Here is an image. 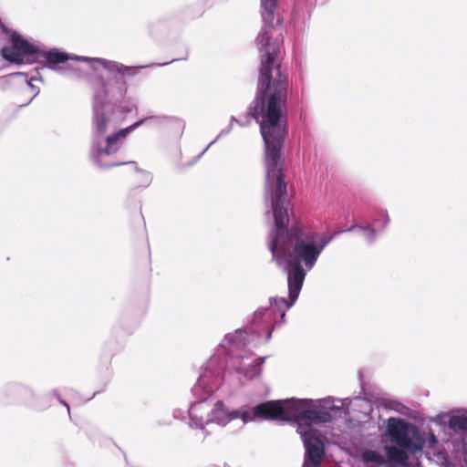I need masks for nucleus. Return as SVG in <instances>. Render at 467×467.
Segmentation results:
<instances>
[{
    "label": "nucleus",
    "instance_id": "1",
    "mask_svg": "<svg viewBox=\"0 0 467 467\" xmlns=\"http://www.w3.org/2000/svg\"><path fill=\"white\" fill-rule=\"evenodd\" d=\"M264 8V27L256 37L260 52L258 97L253 116L260 123L265 142V155H284L283 147L286 135V109L288 72L283 66V36L279 32L273 39L275 26L281 23L275 16L277 0H261Z\"/></svg>",
    "mask_w": 467,
    "mask_h": 467
},
{
    "label": "nucleus",
    "instance_id": "2",
    "mask_svg": "<svg viewBox=\"0 0 467 467\" xmlns=\"http://www.w3.org/2000/svg\"><path fill=\"white\" fill-rule=\"evenodd\" d=\"M385 429V435L389 441L410 452L420 451L425 445V440L419 429L404 419L389 418Z\"/></svg>",
    "mask_w": 467,
    "mask_h": 467
},
{
    "label": "nucleus",
    "instance_id": "3",
    "mask_svg": "<svg viewBox=\"0 0 467 467\" xmlns=\"http://www.w3.org/2000/svg\"><path fill=\"white\" fill-rule=\"evenodd\" d=\"M294 399L267 400L256 405L252 411L253 420H292L295 418Z\"/></svg>",
    "mask_w": 467,
    "mask_h": 467
},
{
    "label": "nucleus",
    "instance_id": "4",
    "mask_svg": "<svg viewBox=\"0 0 467 467\" xmlns=\"http://www.w3.org/2000/svg\"><path fill=\"white\" fill-rule=\"evenodd\" d=\"M120 167L118 174L127 179L132 190L145 188L150 183V174L139 169L136 161L112 162L102 166L104 169Z\"/></svg>",
    "mask_w": 467,
    "mask_h": 467
},
{
    "label": "nucleus",
    "instance_id": "5",
    "mask_svg": "<svg viewBox=\"0 0 467 467\" xmlns=\"http://www.w3.org/2000/svg\"><path fill=\"white\" fill-rule=\"evenodd\" d=\"M294 405V412L296 413L294 420L314 423H327L333 420V416L327 410L306 409V400H295Z\"/></svg>",
    "mask_w": 467,
    "mask_h": 467
},
{
    "label": "nucleus",
    "instance_id": "6",
    "mask_svg": "<svg viewBox=\"0 0 467 467\" xmlns=\"http://www.w3.org/2000/svg\"><path fill=\"white\" fill-rule=\"evenodd\" d=\"M304 444L306 448V458L303 467H308V462L312 466L317 467L324 456V443L322 441L312 435H304Z\"/></svg>",
    "mask_w": 467,
    "mask_h": 467
},
{
    "label": "nucleus",
    "instance_id": "7",
    "mask_svg": "<svg viewBox=\"0 0 467 467\" xmlns=\"http://www.w3.org/2000/svg\"><path fill=\"white\" fill-rule=\"evenodd\" d=\"M140 123H141L140 121L135 122L134 124L119 130L117 133L109 136L106 140V142H107L106 147L104 149L99 150L98 154L99 155H100V154L111 155V154L116 153L119 150V147L116 146V143L118 142V140H119L120 139L126 138V136L132 130L139 127L140 125Z\"/></svg>",
    "mask_w": 467,
    "mask_h": 467
},
{
    "label": "nucleus",
    "instance_id": "8",
    "mask_svg": "<svg viewBox=\"0 0 467 467\" xmlns=\"http://www.w3.org/2000/svg\"><path fill=\"white\" fill-rule=\"evenodd\" d=\"M405 448L397 445L386 446V461L389 465L408 467L409 455Z\"/></svg>",
    "mask_w": 467,
    "mask_h": 467
},
{
    "label": "nucleus",
    "instance_id": "9",
    "mask_svg": "<svg viewBox=\"0 0 467 467\" xmlns=\"http://www.w3.org/2000/svg\"><path fill=\"white\" fill-rule=\"evenodd\" d=\"M360 459L368 467H380L387 464L385 457L373 450H364Z\"/></svg>",
    "mask_w": 467,
    "mask_h": 467
},
{
    "label": "nucleus",
    "instance_id": "10",
    "mask_svg": "<svg viewBox=\"0 0 467 467\" xmlns=\"http://www.w3.org/2000/svg\"><path fill=\"white\" fill-rule=\"evenodd\" d=\"M241 419L244 423H247L249 421H253L252 413L248 410H234L232 411H228L224 414V418H219V424L220 425H226L230 421Z\"/></svg>",
    "mask_w": 467,
    "mask_h": 467
},
{
    "label": "nucleus",
    "instance_id": "11",
    "mask_svg": "<svg viewBox=\"0 0 467 467\" xmlns=\"http://www.w3.org/2000/svg\"><path fill=\"white\" fill-rule=\"evenodd\" d=\"M43 57L51 68H54L57 65L64 64L69 59V56L67 53L57 49L45 52Z\"/></svg>",
    "mask_w": 467,
    "mask_h": 467
},
{
    "label": "nucleus",
    "instance_id": "12",
    "mask_svg": "<svg viewBox=\"0 0 467 467\" xmlns=\"http://www.w3.org/2000/svg\"><path fill=\"white\" fill-rule=\"evenodd\" d=\"M448 426L455 431H467V416H451L449 420Z\"/></svg>",
    "mask_w": 467,
    "mask_h": 467
},
{
    "label": "nucleus",
    "instance_id": "13",
    "mask_svg": "<svg viewBox=\"0 0 467 467\" xmlns=\"http://www.w3.org/2000/svg\"><path fill=\"white\" fill-rule=\"evenodd\" d=\"M109 121V119L105 113L102 112V113L96 114L94 117V125H95L96 130L99 134L105 133L107 130V125H108Z\"/></svg>",
    "mask_w": 467,
    "mask_h": 467
},
{
    "label": "nucleus",
    "instance_id": "14",
    "mask_svg": "<svg viewBox=\"0 0 467 467\" xmlns=\"http://www.w3.org/2000/svg\"><path fill=\"white\" fill-rule=\"evenodd\" d=\"M228 411L225 410L224 403L222 400H217L212 410V416L213 420L219 424V418H224V414Z\"/></svg>",
    "mask_w": 467,
    "mask_h": 467
},
{
    "label": "nucleus",
    "instance_id": "15",
    "mask_svg": "<svg viewBox=\"0 0 467 467\" xmlns=\"http://www.w3.org/2000/svg\"><path fill=\"white\" fill-rule=\"evenodd\" d=\"M102 65L104 68L107 69L109 73L119 75H120V71L123 66L120 63L107 60H103Z\"/></svg>",
    "mask_w": 467,
    "mask_h": 467
},
{
    "label": "nucleus",
    "instance_id": "16",
    "mask_svg": "<svg viewBox=\"0 0 467 467\" xmlns=\"http://www.w3.org/2000/svg\"><path fill=\"white\" fill-rule=\"evenodd\" d=\"M140 68H142V67H128L123 65L120 71V76L127 78L134 77L139 73Z\"/></svg>",
    "mask_w": 467,
    "mask_h": 467
},
{
    "label": "nucleus",
    "instance_id": "17",
    "mask_svg": "<svg viewBox=\"0 0 467 467\" xmlns=\"http://www.w3.org/2000/svg\"><path fill=\"white\" fill-rule=\"evenodd\" d=\"M257 365H262L264 363V358L256 359Z\"/></svg>",
    "mask_w": 467,
    "mask_h": 467
},
{
    "label": "nucleus",
    "instance_id": "18",
    "mask_svg": "<svg viewBox=\"0 0 467 467\" xmlns=\"http://www.w3.org/2000/svg\"><path fill=\"white\" fill-rule=\"evenodd\" d=\"M102 85L104 88L106 87V82L104 80H102Z\"/></svg>",
    "mask_w": 467,
    "mask_h": 467
}]
</instances>
